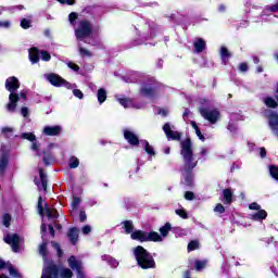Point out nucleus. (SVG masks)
<instances>
[{
  "label": "nucleus",
  "mask_w": 278,
  "mask_h": 278,
  "mask_svg": "<svg viewBox=\"0 0 278 278\" xmlns=\"http://www.w3.org/2000/svg\"><path fill=\"white\" fill-rule=\"evenodd\" d=\"M39 177L41 184L38 182V180L35 179L36 186H38L39 190H47V174L42 169H39Z\"/></svg>",
  "instance_id": "a211bd4d"
},
{
  "label": "nucleus",
  "mask_w": 278,
  "mask_h": 278,
  "mask_svg": "<svg viewBox=\"0 0 278 278\" xmlns=\"http://www.w3.org/2000/svg\"><path fill=\"white\" fill-rule=\"evenodd\" d=\"M40 58L41 60H43V62H49V60H51V54H49V52L47 51H41Z\"/></svg>",
  "instance_id": "c03bdc74"
},
{
  "label": "nucleus",
  "mask_w": 278,
  "mask_h": 278,
  "mask_svg": "<svg viewBox=\"0 0 278 278\" xmlns=\"http://www.w3.org/2000/svg\"><path fill=\"white\" fill-rule=\"evenodd\" d=\"M185 199H186L187 201H192V200L194 199V193H193L192 191H187V192L185 193Z\"/></svg>",
  "instance_id": "5fc2aeb1"
},
{
  "label": "nucleus",
  "mask_w": 278,
  "mask_h": 278,
  "mask_svg": "<svg viewBox=\"0 0 278 278\" xmlns=\"http://www.w3.org/2000/svg\"><path fill=\"white\" fill-rule=\"evenodd\" d=\"M200 155L203 157L205 155H207V148H201L200 150Z\"/></svg>",
  "instance_id": "69168bd1"
},
{
  "label": "nucleus",
  "mask_w": 278,
  "mask_h": 278,
  "mask_svg": "<svg viewBox=\"0 0 278 278\" xmlns=\"http://www.w3.org/2000/svg\"><path fill=\"white\" fill-rule=\"evenodd\" d=\"M21 237H18V235L16 233H9L4 237V242H7V244H10L14 253H18V251H21Z\"/></svg>",
  "instance_id": "0eeeda50"
},
{
  "label": "nucleus",
  "mask_w": 278,
  "mask_h": 278,
  "mask_svg": "<svg viewBox=\"0 0 278 278\" xmlns=\"http://www.w3.org/2000/svg\"><path fill=\"white\" fill-rule=\"evenodd\" d=\"M70 168H77L79 166V159L72 156L68 162Z\"/></svg>",
  "instance_id": "f704fd0d"
},
{
  "label": "nucleus",
  "mask_w": 278,
  "mask_h": 278,
  "mask_svg": "<svg viewBox=\"0 0 278 278\" xmlns=\"http://www.w3.org/2000/svg\"><path fill=\"white\" fill-rule=\"evenodd\" d=\"M20 138H22L23 140H28L29 142H33L31 144L33 151H38V149H40V144L36 142V135H34V132H23L20 135Z\"/></svg>",
  "instance_id": "4468645a"
},
{
  "label": "nucleus",
  "mask_w": 278,
  "mask_h": 278,
  "mask_svg": "<svg viewBox=\"0 0 278 278\" xmlns=\"http://www.w3.org/2000/svg\"><path fill=\"white\" fill-rule=\"evenodd\" d=\"M46 78L48 79V81H50V84L52 86H64L65 88H73V85H71V83L64 80L62 77H60L56 74H48L46 75Z\"/></svg>",
  "instance_id": "6e6552de"
},
{
  "label": "nucleus",
  "mask_w": 278,
  "mask_h": 278,
  "mask_svg": "<svg viewBox=\"0 0 278 278\" xmlns=\"http://www.w3.org/2000/svg\"><path fill=\"white\" fill-rule=\"evenodd\" d=\"M79 52L84 58H90L92 55L90 51L86 50V48H83V47L79 48Z\"/></svg>",
  "instance_id": "49530a36"
},
{
  "label": "nucleus",
  "mask_w": 278,
  "mask_h": 278,
  "mask_svg": "<svg viewBox=\"0 0 278 278\" xmlns=\"http://www.w3.org/2000/svg\"><path fill=\"white\" fill-rule=\"evenodd\" d=\"M43 136H60L62 134V126L60 125H54V126H45L42 129Z\"/></svg>",
  "instance_id": "ddd939ff"
},
{
  "label": "nucleus",
  "mask_w": 278,
  "mask_h": 278,
  "mask_svg": "<svg viewBox=\"0 0 278 278\" xmlns=\"http://www.w3.org/2000/svg\"><path fill=\"white\" fill-rule=\"evenodd\" d=\"M190 110H188V109H186L185 110V112H184V114H182V118H184V121H187L188 119V116H190Z\"/></svg>",
  "instance_id": "0e129e2a"
},
{
  "label": "nucleus",
  "mask_w": 278,
  "mask_h": 278,
  "mask_svg": "<svg viewBox=\"0 0 278 278\" xmlns=\"http://www.w3.org/2000/svg\"><path fill=\"white\" fill-rule=\"evenodd\" d=\"M67 66H68V68H71L72 71H75V72L79 71V65H77V64H75V63H73V62L67 63Z\"/></svg>",
  "instance_id": "6e6d98bb"
},
{
  "label": "nucleus",
  "mask_w": 278,
  "mask_h": 278,
  "mask_svg": "<svg viewBox=\"0 0 278 278\" xmlns=\"http://www.w3.org/2000/svg\"><path fill=\"white\" fill-rule=\"evenodd\" d=\"M141 147H143L146 153H148V155H155V150L152 148L151 144H149V141L147 140H141L140 141Z\"/></svg>",
  "instance_id": "a878e982"
},
{
  "label": "nucleus",
  "mask_w": 278,
  "mask_h": 278,
  "mask_svg": "<svg viewBox=\"0 0 278 278\" xmlns=\"http://www.w3.org/2000/svg\"><path fill=\"white\" fill-rule=\"evenodd\" d=\"M29 60L33 64L38 63V61L40 60V55L38 53V49L37 48H31L29 50Z\"/></svg>",
  "instance_id": "393cba45"
},
{
  "label": "nucleus",
  "mask_w": 278,
  "mask_h": 278,
  "mask_svg": "<svg viewBox=\"0 0 278 278\" xmlns=\"http://www.w3.org/2000/svg\"><path fill=\"white\" fill-rule=\"evenodd\" d=\"M68 266L72 270H76L77 278H85L84 271H81V261L77 260L75 256H71L68 260Z\"/></svg>",
  "instance_id": "f8f14e48"
},
{
  "label": "nucleus",
  "mask_w": 278,
  "mask_h": 278,
  "mask_svg": "<svg viewBox=\"0 0 278 278\" xmlns=\"http://www.w3.org/2000/svg\"><path fill=\"white\" fill-rule=\"evenodd\" d=\"M2 156L0 159V173H3L5 170V167L8 166V154L3 152V148H1Z\"/></svg>",
  "instance_id": "bb28decb"
},
{
  "label": "nucleus",
  "mask_w": 278,
  "mask_h": 278,
  "mask_svg": "<svg viewBox=\"0 0 278 278\" xmlns=\"http://www.w3.org/2000/svg\"><path fill=\"white\" fill-rule=\"evenodd\" d=\"M53 162H55V159L53 156L48 155L47 153H45L43 163L46 164V166H49V165L53 164Z\"/></svg>",
  "instance_id": "e433bc0d"
},
{
  "label": "nucleus",
  "mask_w": 278,
  "mask_h": 278,
  "mask_svg": "<svg viewBox=\"0 0 278 278\" xmlns=\"http://www.w3.org/2000/svg\"><path fill=\"white\" fill-rule=\"evenodd\" d=\"M268 12H278V2L276 4L266 7L264 13L268 14Z\"/></svg>",
  "instance_id": "4c0bfd02"
},
{
  "label": "nucleus",
  "mask_w": 278,
  "mask_h": 278,
  "mask_svg": "<svg viewBox=\"0 0 278 278\" xmlns=\"http://www.w3.org/2000/svg\"><path fill=\"white\" fill-rule=\"evenodd\" d=\"M71 25H75V21H77V13L73 12L68 16Z\"/></svg>",
  "instance_id": "3c124183"
},
{
  "label": "nucleus",
  "mask_w": 278,
  "mask_h": 278,
  "mask_svg": "<svg viewBox=\"0 0 278 278\" xmlns=\"http://www.w3.org/2000/svg\"><path fill=\"white\" fill-rule=\"evenodd\" d=\"M263 103H265V105L267 108H277L278 103L275 101V99L273 97H265L263 98Z\"/></svg>",
  "instance_id": "cd10ccee"
},
{
  "label": "nucleus",
  "mask_w": 278,
  "mask_h": 278,
  "mask_svg": "<svg viewBox=\"0 0 278 278\" xmlns=\"http://www.w3.org/2000/svg\"><path fill=\"white\" fill-rule=\"evenodd\" d=\"M269 173L276 181H278V167L277 166H270L269 167Z\"/></svg>",
  "instance_id": "58836bf2"
},
{
  "label": "nucleus",
  "mask_w": 278,
  "mask_h": 278,
  "mask_svg": "<svg viewBox=\"0 0 278 278\" xmlns=\"http://www.w3.org/2000/svg\"><path fill=\"white\" fill-rule=\"evenodd\" d=\"M11 220H12V216L10 214L3 215L2 223H3L4 227H10Z\"/></svg>",
  "instance_id": "79ce46f5"
},
{
  "label": "nucleus",
  "mask_w": 278,
  "mask_h": 278,
  "mask_svg": "<svg viewBox=\"0 0 278 278\" xmlns=\"http://www.w3.org/2000/svg\"><path fill=\"white\" fill-rule=\"evenodd\" d=\"M194 266L195 270H198V273H201V270H203V268L207 266V261H195Z\"/></svg>",
  "instance_id": "c756f323"
},
{
  "label": "nucleus",
  "mask_w": 278,
  "mask_h": 278,
  "mask_svg": "<svg viewBox=\"0 0 278 278\" xmlns=\"http://www.w3.org/2000/svg\"><path fill=\"white\" fill-rule=\"evenodd\" d=\"M265 116L269 119V127L276 136H278V114L270 110L264 112Z\"/></svg>",
  "instance_id": "1a4fd4ad"
},
{
  "label": "nucleus",
  "mask_w": 278,
  "mask_h": 278,
  "mask_svg": "<svg viewBox=\"0 0 278 278\" xmlns=\"http://www.w3.org/2000/svg\"><path fill=\"white\" fill-rule=\"evenodd\" d=\"M193 47H194L195 53H201V52H203V49H205V40H203L202 38L197 39V40L193 42Z\"/></svg>",
  "instance_id": "b1692460"
},
{
  "label": "nucleus",
  "mask_w": 278,
  "mask_h": 278,
  "mask_svg": "<svg viewBox=\"0 0 278 278\" xmlns=\"http://www.w3.org/2000/svg\"><path fill=\"white\" fill-rule=\"evenodd\" d=\"M39 255H42L43 260H47V242L46 241H43L39 245Z\"/></svg>",
  "instance_id": "473e14b6"
},
{
  "label": "nucleus",
  "mask_w": 278,
  "mask_h": 278,
  "mask_svg": "<svg viewBox=\"0 0 278 278\" xmlns=\"http://www.w3.org/2000/svg\"><path fill=\"white\" fill-rule=\"evenodd\" d=\"M67 237L71 240L72 244H77V240L79 238V230L77 228H71Z\"/></svg>",
  "instance_id": "aec40b11"
},
{
  "label": "nucleus",
  "mask_w": 278,
  "mask_h": 278,
  "mask_svg": "<svg viewBox=\"0 0 278 278\" xmlns=\"http://www.w3.org/2000/svg\"><path fill=\"white\" fill-rule=\"evenodd\" d=\"M163 130L165 131V135L169 140H180L181 139V134L173 130V128L170 127V124H165L163 126Z\"/></svg>",
  "instance_id": "2eb2a0df"
},
{
  "label": "nucleus",
  "mask_w": 278,
  "mask_h": 278,
  "mask_svg": "<svg viewBox=\"0 0 278 278\" xmlns=\"http://www.w3.org/2000/svg\"><path fill=\"white\" fill-rule=\"evenodd\" d=\"M191 126L194 128L198 138L200 140H202V142H204L205 141V137L203 136V134H201V129H199V126L197 125V123L195 122H191Z\"/></svg>",
  "instance_id": "7c9ffc66"
},
{
  "label": "nucleus",
  "mask_w": 278,
  "mask_h": 278,
  "mask_svg": "<svg viewBox=\"0 0 278 278\" xmlns=\"http://www.w3.org/2000/svg\"><path fill=\"white\" fill-rule=\"evenodd\" d=\"M249 208L258 212L260 210H262V206H261L260 204L253 202V203H251V204L249 205Z\"/></svg>",
  "instance_id": "864d4df0"
},
{
  "label": "nucleus",
  "mask_w": 278,
  "mask_h": 278,
  "mask_svg": "<svg viewBox=\"0 0 278 278\" xmlns=\"http://www.w3.org/2000/svg\"><path fill=\"white\" fill-rule=\"evenodd\" d=\"M97 99L100 105L105 103L108 99V91L104 88H100L97 92Z\"/></svg>",
  "instance_id": "4be33fe9"
},
{
  "label": "nucleus",
  "mask_w": 278,
  "mask_h": 278,
  "mask_svg": "<svg viewBox=\"0 0 278 278\" xmlns=\"http://www.w3.org/2000/svg\"><path fill=\"white\" fill-rule=\"evenodd\" d=\"M252 220H265L266 216H268V213H266L265 210H258L256 213H253L250 215Z\"/></svg>",
  "instance_id": "412c9836"
},
{
  "label": "nucleus",
  "mask_w": 278,
  "mask_h": 278,
  "mask_svg": "<svg viewBox=\"0 0 278 278\" xmlns=\"http://www.w3.org/2000/svg\"><path fill=\"white\" fill-rule=\"evenodd\" d=\"M214 212H216L217 214H225V206H223V204L218 203L215 206Z\"/></svg>",
  "instance_id": "a18cd8bd"
},
{
  "label": "nucleus",
  "mask_w": 278,
  "mask_h": 278,
  "mask_svg": "<svg viewBox=\"0 0 278 278\" xmlns=\"http://www.w3.org/2000/svg\"><path fill=\"white\" fill-rule=\"evenodd\" d=\"M10 25H11L10 21L0 22V27H3L4 29H8Z\"/></svg>",
  "instance_id": "680f3d73"
},
{
  "label": "nucleus",
  "mask_w": 278,
  "mask_h": 278,
  "mask_svg": "<svg viewBox=\"0 0 278 278\" xmlns=\"http://www.w3.org/2000/svg\"><path fill=\"white\" fill-rule=\"evenodd\" d=\"M21 27L23 29H29V27H31V21L30 20H27V18H23L21 21Z\"/></svg>",
  "instance_id": "a19ab883"
},
{
  "label": "nucleus",
  "mask_w": 278,
  "mask_h": 278,
  "mask_svg": "<svg viewBox=\"0 0 278 278\" xmlns=\"http://www.w3.org/2000/svg\"><path fill=\"white\" fill-rule=\"evenodd\" d=\"M220 58H222L224 64H227V60H229V58H231V53H229V50H227L226 47L220 48Z\"/></svg>",
  "instance_id": "c85d7f7f"
},
{
  "label": "nucleus",
  "mask_w": 278,
  "mask_h": 278,
  "mask_svg": "<svg viewBox=\"0 0 278 278\" xmlns=\"http://www.w3.org/2000/svg\"><path fill=\"white\" fill-rule=\"evenodd\" d=\"M223 194L225 205H231L233 203V191L231 189H224Z\"/></svg>",
  "instance_id": "6ab92c4d"
},
{
  "label": "nucleus",
  "mask_w": 278,
  "mask_h": 278,
  "mask_svg": "<svg viewBox=\"0 0 278 278\" xmlns=\"http://www.w3.org/2000/svg\"><path fill=\"white\" fill-rule=\"evenodd\" d=\"M102 260H108L109 264H111V266H113V268H116L118 266L117 261L108 255L102 256Z\"/></svg>",
  "instance_id": "ea45409f"
},
{
  "label": "nucleus",
  "mask_w": 278,
  "mask_h": 278,
  "mask_svg": "<svg viewBox=\"0 0 278 278\" xmlns=\"http://www.w3.org/2000/svg\"><path fill=\"white\" fill-rule=\"evenodd\" d=\"M59 273H60V277H62V278L73 277V271L70 268H63Z\"/></svg>",
  "instance_id": "2f4dec72"
},
{
  "label": "nucleus",
  "mask_w": 278,
  "mask_h": 278,
  "mask_svg": "<svg viewBox=\"0 0 278 278\" xmlns=\"http://www.w3.org/2000/svg\"><path fill=\"white\" fill-rule=\"evenodd\" d=\"M41 278H58V266L53 263H45Z\"/></svg>",
  "instance_id": "9d476101"
},
{
  "label": "nucleus",
  "mask_w": 278,
  "mask_h": 278,
  "mask_svg": "<svg viewBox=\"0 0 278 278\" xmlns=\"http://www.w3.org/2000/svg\"><path fill=\"white\" fill-rule=\"evenodd\" d=\"M177 216H180V218H188V214L184 210H176Z\"/></svg>",
  "instance_id": "603ef678"
},
{
  "label": "nucleus",
  "mask_w": 278,
  "mask_h": 278,
  "mask_svg": "<svg viewBox=\"0 0 278 278\" xmlns=\"http://www.w3.org/2000/svg\"><path fill=\"white\" fill-rule=\"evenodd\" d=\"M53 149H58L56 143H49L48 144V151H53Z\"/></svg>",
  "instance_id": "338daca9"
},
{
  "label": "nucleus",
  "mask_w": 278,
  "mask_h": 278,
  "mask_svg": "<svg viewBox=\"0 0 278 278\" xmlns=\"http://www.w3.org/2000/svg\"><path fill=\"white\" fill-rule=\"evenodd\" d=\"M117 101L123 105V108H137V110L142 108L141 105L134 104V100L127 99L125 97H117Z\"/></svg>",
  "instance_id": "f3484780"
},
{
  "label": "nucleus",
  "mask_w": 278,
  "mask_h": 278,
  "mask_svg": "<svg viewBox=\"0 0 278 278\" xmlns=\"http://www.w3.org/2000/svg\"><path fill=\"white\" fill-rule=\"evenodd\" d=\"M239 71H241V73H247V71H249V66L245 63H241L239 65Z\"/></svg>",
  "instance_id": "bf43d9fd"
},
{
  "label": "nucleus",
  "mask_w": 278,
  "mask_h": 278,
  "mask_svg": "<svg viewBox=\"0 0 278 278\" xmlns=\"http://www.w3.org/2000/svg\"><path fill=\"white\" fill-rule=\"evenodd\" d=\"M201 103L204 105L199 109L201 116L212 125H216L220 121V112L216 109H207L210 105L207 100H202Z\"/></svg>",
  "instance_id": "39448f33"
},
{
  "label": "nucleus",
  "mask_w": 278,
  "mask_h": 278,
  "mask_svg": "<svg viewBox=\"0 0 278 278\" xmlns=\"http://www.w3.org/2000/svg\"><path fill=\"white\" fill-rule=\"evenodd\" d=\"M260 155H261V157H266V149L265 148L260 149Z\"/></svg>",
  "instance_id": "774afa93"
},
{
  "label": "nucleus",
  "mask_w": 278,
  "mask_h": 278,
  "mask_svg": "<svg viewBox=\"0 0 278 278\" xmlns=\"http://www.w3.org/2000/svg\"><path fill=\"white\" fill-rule=\"evenodd\" d=\"M92 35V24L83 20L78 23V27L75 29V36L79 42H84L86 38H90Z\"/></svg>",
  "instance_id": "423d86ee"
},
{
  "label": "nucleus",
  "mask_w": 278,
  "mask_h": 278,
  "mask_svg": "<svg viewBox=\"0 0 278 278\" xmlns=\"http://www.w3.org/2000/svg\"><path fill=\"white\" fill-rule=\"evenodd\" d=\"M123 225L126 233H130L131 240H138L139 242H162V236L157 232L134 231V224L129 220L124 222Z\"/></svg>",
  "instance_id": "f03ea898"
},
{
  "label": "nucleus",
  "mask_w": 278,
  "mask_h": 278,
  "mask_svg": "<svg viewBox=\"0 0 278 278\" xmlns=\"http://www.w3.org/2000/svg\"><path fill=\"white\" fill-rule=\"evenodd\" d=\"M134 255L141 268L147 269L155 267V261L153 260V256H151V254L147 252L146 249L141 245L135 248Z\"/></svg>",
  "instance_id": "20e7f679"
},
{
  "label": "nucleus",
  "mask_w": 278,
  "mask_h": 278,
  "mask_svg": "<svg viewBox=\"0 0 278 278\" xmlns=\"http://www.w3.org/2000/svg\"><path fill=\"white\" fill-rule=\"evenodd\" d=\"M0 268H9V273L11 277H18L16 269H14L13 266L10 265L9 263L3 262V260L1 258H0Z\"/></svg>",
  "instance_id": "5701e85b"
},
{
  "label": "nucleus",
  "mask_w": 278,
  "mask_h": 278,
  "mask_svg": "<svg viewBox=\"0 0 278 278\" xmlns=\"http://www.w3.org/2000/svg\"><path fill=\"white\" fill-rule=\"evenodd\" d=\"M21 114H22V116H24V118H27V116L29 114V109H27V106H23L21 109Z\"/></svg>",
  "instance_id": "4d7b16f0"
},
{
  "label": "nucleus",
  "mask_w": 278,
  "mask_h": 278,
  "mask_svg": "<svg viewBox=\"0 0 278 278\" xmlns=\"http://www.w3.org/2000/svg\"><path fill=\"white\" fill-rule=\"evenodd\" d=\"M59 3H66V5H75V0H58Z\"/></svg>",
  "instance_id": "052dcab7"
},
{
  "label": "nucleus",
  "mask_w": 278,
  "mask_h": 278,
  "mask_svg": "<svg viewBox=\"0 0 278 278\" xmlns=\"http://www.w3.org/2000/svg\"><path fill=\"white\" fill-rule=\"evenodd\" d=\"M79 203H81V199H79L78 197H75L72 202L73 210H77V207H79Z\"/></svg>",
  "instance_id": "de8ad7c7"
},
{
  "label": "nucleus",
  "mask_w": 278,
  "mask_h": 278,
  "mask_svg": "<svg viewBox=\"0 0 278 278\" xmlns=\"http://www.w3.org/2000/svg\"><path fill=\"white\" fill-rule=\"evenodd\" d=\"M199 249V241H191L188 244V251H197Z\"/></svg>",
  "instance_id": "37998d69"
},
{
  "label": "nucleus",
  "mask_w": 278,
  "mask_h": 278,
  "mask_svg": "<svg viewBox=\"0 0 278 278\" xmlns=\"http://www.w3.org/2000/svg\"><path fill=\"white\" fill-rule=\"evenodd\" d=\"M180 154L184 160L182 177L186 186H192L193 177L192 169L197 168V159L194 152H192V142L190 139H186L180 142Z\"/></svg>",
  "instance_id": "f257e3e1"
},
{
  "label": "nucleus",
  "mask_w": 278,
  "mask_h": 278,
  "mask_svg": "<svg viewBox=\"0 0 278 278\" xmlns=\"http://www.w3.org/2000/svg\"><path fill=\"white\" fill-rule=\"evenodd\" d=\"M160 116H168V109H157Z\"/></svg>",
  "instance_id": "13d9d810"
},
{
  "label": "nucleus",
  "mask_w": 278,
  "mask_h": 278,
  "mask_svg": "<svg viewBox=\"0 0 278 278\" xmlns=\"http://www.w3.org/2000/svg\"><path fill=\"white\" fill-rule=\"evenodd\" d=\"M73 94H74V97H76L77 99H84V92H81V90H79V89H74V90H73Z\"/></svg>",
  "instance_id": "8fccbe9b"
},
{
  "label": "nucleus",
  "mask_w": 278,
  "mask_h": 278,
  "mask_svg": "<svg viewBox=\"0 0 278 278\" xmlns=\"http://www.w3.org/2000/svg\"><path fill=\"white\" fill-rule=\"evenodd\" d=\"M90 231H92V228L90 226H84L83 227V233H85V236H87V233H90Z\"/></svg>",
  "instance_id": "e2e57ef3"
},
{
  "label": "nucleus",
  "mask_w": 278,
  "mask_h": 278,
  "mask_svg": "<svg viewBox=\"0 0 278 278\" xmlns=\"http://www.w3.org/2000/svg\"><path fill=\"white\" fill-rule=\"evenodd\" d=\"M141 93L144 96V97H151L153 94V88L149 87V86H143L141 88Z\"/></svg>",
  "instance_id": "72a5a7b5"
},
{
  "label": "nucleus",
  "mask_w": 278,
  "mask_h": 278,
  "mask_svg": "<svg viewBox=\"0 0 278 278\" xmlns=\"http://www.w3.org/2000/svg\"><path fill=\"white\" fill-rule=\"evenodd\" d=\"M160 231L163 238H166V236H168V231H170V224H166L165 226L161 227Z\"/></svg>",
  "instance_id": "c9c22d12"
},
{
  "label": "nucleus",
  "mask_w": 278,
  "mask_h": 278,
  "mask_svg": "<svg viewBox=\"0 0 278 278\" xmlns=\"http://www.w3.org/2000/svg\"><path fill=\"white\" fill-rule=\"evenodd\" d=\"M38 210H39L40 216H42L46 213L48 218H58V211L55 208H51L48 205H46L45 210L42 208V197H39Z\"/></svg>",
  "instance_id": "9b49d317"
},
{
  "label": "nucleus",
  "mask_w": 278,
  "mask_h": 278,
  "mask_svg": "<svg viewBox=\"0 0 278 278\" xmlns=\"http://www.w3.org/2000/svg\"><path fill=\"white\" fill-rule=\"evenodd\" d=\"M51 244H52L53 249H55L59 257H62V249H60V244L56 242H52Z\"/></svg>",
  "instance_id": "09e8293b"
},
{
  "label": "nucleus",
  "mask_w": 278,
  "mask_h": 278,
  "mask_svg": "<svg viewBox=\"0 0 278 278\" xmlns=\"http://www.w3.org/2000/svg\"><path fill=\"white\" fill-rule=\"evenodd\" d=\"M124 137L129 144H132V147H137V144H140L138 136H136V134H134V131L131 130H124Z\"/></svg>",
  "instance_id": "dca6fc26"
},
{
  "label": "nucleus",
  "mask_w": 278,
  "mask_h": 278,
  "mask_svg": "<svg viewBox=\"0 0 278 278\" xmlns=\"http://www.w3.org/2000/svg\"><path fill=\"white\" fill-rule=\"evenodd\" d=\"M21 88L18 78L11 76L5 80V89L11 92L9 96V103L7 104L8 112H16V103H18V96L16 90Z\"/></svg>",
  "instance_id": "7ed1b4c3"
}]
</instances>
